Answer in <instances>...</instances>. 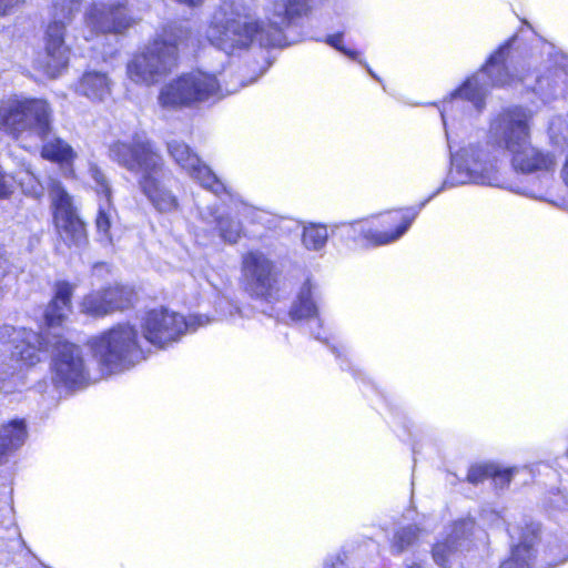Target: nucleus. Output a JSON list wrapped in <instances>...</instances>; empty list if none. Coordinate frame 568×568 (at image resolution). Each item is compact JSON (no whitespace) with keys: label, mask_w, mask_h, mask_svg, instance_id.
Masks as SVG:
<instances>
[{"label":"nucleus","mask_w":568,"mask_h":568,"mask_svg":"<svg viewBox=\"0 0 568 568\" xmlns=\"http://www.w3.org/2000/svg\"><path fill=\"white\" fill-rule=\"evenodd\" d=\"M425 529L416 524L399 525L395 527L389 538L390 552L400 555L417 544Z\"/></svg>","instance_id":"obj_27"},{"label":"nucleus","mask_w":568,"mask_h":568,"mask_svg":"<svg viewBox=\"0 0 568 568\" xmlns=\"http://www.w3.org/2000/svg\"><path fill=\"white\" fill-rule=\"evenodd\" d=\"M406 568H422L418 564L407 565Z\"/></svg>","instance_id":"obj_43"},{"label":"nucleus","mask_w":568,"mask_h":568,"mask_svg":"<svg viewBox=\"0 0 568 568\" xmlns=\"http://www.w3.org/2000/svg\"><path fill=\"white\" fill-rule=\"evenodd\" d=\"M81 0H50L48 24L43 37V53L37 65L48 77L57 78L67 69L70 48L65 44V30L79 12Z\"/></svg>","instance_id":"obj_7"},{"label":"nucleus","mask_w":568,"mask_h":568,"mask_svg":"<svg viewBox=\"0 0 568 568\" xmlns=\"http://www.w3.org/2000/svg\"><path fill=\"white\" fill-rule=\"evenodd\" d=\"M549 135L554 144L568 143V123L562 116H557L549 124Z\"/></svg>","instance_id":"obj_33"},{"label":"nucleus","mask_w":568,"mask_h":568,"mask_svg":"<svg viewBox=\"0 0 568 568\" xmlns=\"http://www.w3.org/2000/svg\"><path fill=\"white\" fill-rule=\"evenodd\" d=\"M27 179H28L27 183L24 181H21V186H22L23 192L32 197H36V199H40L41 196H43V193H44L43 186L39 183V181L34 178V175L32 173H30L29 171L27 172Z\"/></svg>","instance_id":"obj_37"},{"label":"nucleus","mask_w":568,"mask_h":568,"mask_svg":"<svg viewBox=\"0 0 568 568\" xmlns=\"http://www.w3.org/2000/svg\"><path fill=\"white\" fill-rule=\"evenodd\" d=\"M419 210L394 211L383 219L361 220L337 226L342 234L363 239L374 245H384L402 237L418 215Z\"/></svg>","instance_id":"obj_12"},{"label":"nucleus","mask_w":568,"mask_h":568,"mask_svg":"<svg viewBox=\"0 0 568 568\" xmlns=\"http://www.w3.org/2000/svg\"><path fill=\"white\" fill-rule=\"evenodd\" d=\"M531 112L521 106L503 110L490 122L489 142L510 153L515 170L523 173H551L557 166V156L531 145Z\"/></svg>","instance_id":"obj_4"},{"label":"nucleus","mask_w":568,"mask_h":568,"mask_svg":"<svg viewBox=\"0 0 568 568\" xmlns=\"http://www.w3.org/2000/svg\"><path fill=\"white\" fill-rule=\"evenodd\" d=\"M49 196L53 207V221L61 240L69 247H83L88 243L85 224L78 216L71 196L59 181L49 184Z\"/></svg>","instance_id":"obj_15"},{"label":"nucleus","mask_w":568,"mask_h":568,"mask_svg":"<svg viewBox=\"0 0 568 568\" xmlns=\"http://www.w3.org/2000/svg\"><path fill=\"white\" fill-rule=\"evenodd\" d=\"M116 220V210L114 209L111 199H100L98 214L95 217V229L98 240L105 244H113L112 226Z\"/></svg>","instance_id":"obj_26"},{"label":"nucleus","mask_w":568,"mask_h":568,"mask_svg":"<svg viewBox=\"0 0 568 568\" xmlns=\"http://www.w3.org/2000/svg\"><path fill=\"white\" fill-rule=\"evenodd\" d=\"M328 239L327 227L322 224L310 223L303 229L302 242L307 250H322Z\"/></svg>","instance_id":"obj_31"},{"label":"nucleus","mask_w":568,"mask_h":568,"mask_svg":"<svg viewBox=\"0 0 568 568\" xmlns=\"http://www.w3.org/2000/svg\"><path fill=\"white\" fill-rule=\"evenodd\" d=\"M91 175L95 182L97 192L100 195V199H111V190L105 175L97 168L91 169Z\"/></svg>","instance_id":"obj_36"},{"label":"nucleus","mask_w":568,"mask_h":568,"mask_svg":"<svg viewBox=\"0 0 568 568\" xmlns=\"http://www.w3.org/2000/svg\"><path fill=\"white\" fill-rule=\"evenodd\" d=\"M318 300V286L311 278H307L297 292L296 300L290 311L291 317L293 320H316L320 324Z\"/></svg>","instance_id":"obj_23"},{"label":"nucleus","mask_w":568,"mask_h":568,"mask_svg":"<svg viewBox=\"0 0 568 568\" xmlns=\"http://www.w3.org/2000/svg\"><path fill=\"white\" fill-rule=\"evenodd\" d=\"M73 291L74 285L69 282L60 281L55 283L54 296L44 312L48 329H53L62 325L71 313V296Z\"/></svg>","instance_id":"obj_22"},{"label":"nucleus","mask_w":568,"mask_h":568,"mask_svg":"<svg viewBox=\"0 0 568 568\" xmlns=\"http://www.w3.org/2000/svg\"><path fill=\"white\" fill-rule=\"evenodd\" d=\"M52 131V109L43 99L10 95L0 100V132L14 140L24 134L38 139Z\"/></svg>","instance_id":"obj_8"},{"label":"nucleus","mask_w":568,"mask_h":568,"mask_svg":"<svg viewBox=\"0 0 568 568\" xmlns=\"http://www.w3.org/2000/svg\"><path fill=\"white\" fill-rule=\"evenodd\" d=\"M345 554H337L336 556L326 560L324 568H344Z\"/></svg>","instance_id":"obj_41"},{"label":"nucleus","mask_w":568,"mask_h":568,"mask_svg":"<svg viewBox=\"0 0 568 568\" xmlns=\"http://www.w3.org/2000/svg\"><path fill=\"white\" fill-rule=\"evenodd\" d=\"M109 158L138 178L154 171L164 161L144 131H134L113 141L109 145Z\"/></svg>","instance_id":"obj_13"},{"label":"nucleus","mask_w":568,"mask_h":568,"mask_svg":"<svg viewBox=\"0 0 568 568\" xmlns=\"http://www.w3.org/2000/svg\"><path fill=\"white\" fill-rule=\"evenodd\" d=\"M315 338L317 339H322L321 335L320 334H315Z\"/></svg>","instance_id":"obj_45"},{"label":"nucleus","mask_w":568,"mask_h":568,"mask_svg":"<svg viewBox=\"0 0 568 568\" xmlns=\"http://www.w3.org/2000/svg\"><path fill=\"white\" fill-rule=\"evenodd\" d=\"M245 290L257 298L271 302L275 298L276 278L272 262L261 252L246 253L242 260Z\"/></svg>","instance_id":"obj_18"},{"label":"nucleus","mask_w":568,"mask_h":568,"mask_svg":"<svg viewBox=\"0 0 568 568\" xmlns=\"http://www.w3.org/2000/svg\"><path fill=\"white\" fill-rule=\"evenodd\" d=\"M90 345L101 369L109 374L129 369L146 356L139 329L129 323L101 333L91 339Z\"/></svg>","instance_id":"obj_6"},{"label":"nucleus","mask_w":568,"mask_h":568,"mask_svg":"<svg viewBox=\"0 0 568 568\" xmlns=\"http://www.w3.org/2000/svg\"><path fill=\"white\" fill-rule=\"evenodd\" d=\"M83 21L82 37L87 42L104 39L108 34H122L135 23L124 3L102 1L85 9Z\"/></svg>","instance_id":"obj_14"},{"label":"nucleus","mask_w":568,"mask_h":568,"mask_svg":"<svg viewBox=\"0 0 568 568\" xmlns=\"http://www.w3.org/2000/svg\"><path fill=\"white\" fill-rule=\"evenodd\" d=\"M27 438V427L23 419H13L0 428V464L11 452L23 445Z\"/></svg>","instance_id":"obj_25"},{"label":"nucleus","mask_w":568,"mask_h":568,"mask_svg":"<svg viewBox=\"0 0 568 568\" xmlns=\"http://www.w3.org/2000/svg\"><path fill=\"white\" fill-rule=\"evenodd\" d=\"M168 152L172 160L203 189L219 197L226 195L231 202H234L231 190L200 160L196 153L191 151L187 144L172 140L168 142Z\"/></svg>","instance_id":"obj_16"},{"label":"nucleus","mask_w":568,"mask_h":568,"mask_svg":"<svg viewBox=\"0 0 568 568\" xmlns=\"http://www.w3.org/2000/svg\"><path fill=\"white\" fill-rule=\"evenodd\" d=\"M23 2L24 0H0V14L7 16L11 13L18 6Z\"/></svg>","instance_id":"obj_40"},{"label":"nucleus","mask_w":568,"mask_h":568,"mask_svg":"<svg viewBox=\"0 0 568 568\" xmlns=\"http://www.w3.org/2000/svg\"><path fill=\"white\" fill-rule=\"evenodd\" d=\"M108 295L110 313L128 308L132 305L134 298L133 291L124 286L109 287Z\"/></svg>","instance_id":"obj_32"},{"label":"nucleus","mask_w":568,"mask_h":568,"mask_svg":"<svg viewBox=\"0 0 568 568\" xmlns=\"http://www.w3.org/2000/svg\"><path fill=\"white\" fill-rule=\"evenodd\" d=\"M324 0H273L267 23L251 19L247 7L240 0H223L214 10L205 36L210 43L227 54L247 49L254 42L261 47L286 44L284 29L295 19L307 16Z\"/></svg>","instance_id":"obj_2"},{"label":"nucleus","mask_w":568,"mask_h":568,"mask_svg":"<svg viewBox=\"0 0 568 568\" xmlns=\"http://www.w3.org/2000/svg\"><path fill=\"white\" fill-rule=\"evenodd\" d=\"M515 471H518V469H498L490 465H477L473 466L469 469L467 474V479L473 484H478L484 479L491 477L495 485L503 488L509 484L511 476Z\"/></svg>","instance_id":"obj_29"},{"label":"nucleus","mask_w":568,"mask_h":568,"mask_svg":"<svg viewBox=\"0 0 568 568\" xmlns=\"http://www.w3.org/2000/svg\"><path fill=\"white\" fill-rule=\"evenodd\" d=\"M216 313L220 320H233L235 315L241 314V310L229 298L221 297L216 304Z\"/></svg>","instance_id":"obj_34"},{"label":"nucleus","mask_w":568,"mask_h":568,"mask_svg":"<svg viewBox=\"0 0 568 568\" xmlns=\"http://www.w3.org/2000/svg\"><path fill=\"white\" fill-rule=\"evenodd\" d=\"M14 178L0 171V199H6L13 193Z\"/></svg>","instance_id":"obj_39"},{"label":"nucleus","mask_w":568,"mask_h":568,"mask_svg":"<svg viewBox=\"0 0 568 568\" xmlns=\"http://www.w3.org/2000/svg\"><path fill=\"white\" fill-rule=\"evenodd\" d=\"M199 217L207 226L217 231L223 242L235 244L242 236V224L229 214L221 212L217 204L199 206Z\"/></svg>","instance_id":"obj_21"},{"label":"nucleus","mask_w":568,"mask_h":568,"mask_svg":"<svg viewBox=\"0 0 568 568\" xmlns=\"http://www.w3.org/2000/svg\"><path fill=\"white\" fill-rule=\"evenodd\" d=\"M50 134L51 132L45 138L40 139L42 141L41 156L61 164L72 163L77 153L71 145L60 138H51Z\"/></svg>","instance_id":"obj_28"},{"label":"nucleus","mask_w":568,"mask_h":568,"mask_svg":"<svg viewBox=\"0 0 568 568\" xmlns=\"http://www.w3.org/2000/svg\"><path fill=\"white\" fill-rule=\"evenodd\" d=\"M567 559H568V554H565V555H562V557H561V558H559L558 560H556L555 562H552V564H551V566H557V565H559V564H562V562H565Z\"/></svg>","instance_id":"obj_42"},{"label":"nucleus","mask_w":568,"mask_h":568,"mask_svg":"<svg viewBox=\"0 0 568 568\" xmlns=\"http://www.w3.org/2000/svg\"><path fill=\"white\" fill-rule=\"evenodd\" d=\"M236 90H237V88H231V89L226 88V89H225L226 93H233V92H235Z\"/></svg>","instance_id":"obj_44"},{"label":"nucleus","mask_w":568,"mask_h":568,"mask_svg":"<svg viewBox=\"0 0 568 568\" xmlns=\"http://www.w3.org/2000/svg\"><path fill=\"white\" fill-rule=\"evenodd\" d=\"M486 145L469 144L458 153L452 154V169L442 186L419 206V210L443 190L459 184L476 183L490 186H500L503 181L499 175L497 158L491 154Z\"/></svg>","instance_id":"obj_9"},{"label":"nucleus","mask_w":568,"mask_h":568,"mask_svg":"<svg viewBox=\"0 0 568 568\" xmlns=\"http://www.w3.org/2000/svg\"><path fill=\"white\" fill-rule=\"evenodd\" d=\"M510 538H518V544L513 546L508 559L501 562L499 568H530V561L535 556L534 546L538 540L539 526L535 523L527 524L525 528L514 527L508 529Z\"/></svg>","instance_id":"obj_20"},{"label":"nucleus","mask_w":568,"mask_h":568,"mask_svg":"<svg viewBox=\"0 0 568 568\" xmlns=\"http://www.w3.org/2000/svg\"><path fill=\"white\" fill-rule=\"evenodd\" d=\"M475 530V521L466 518L445 528L444 536L432 549L435 564L440 568H453L459 564L464 554L469 551Z\"/></svg>","instance_id":"obj_17"},{"label":"nucleus","mask_w":568,"mask_h":568,"mask_svg":"<svg viewBox=\"0 0 568 568\" xmlns=\"http://www.w3.org/2000/svg\"><path fill=\"white\" fill-rule=\"evenodd\" d=\"M211 322L202 314H192L187 318L165 307L153 308L140 320L143 342L163 348L176 342L186 332H193Z\"/></svg>","instance_id":"obj_11"},{"label":"nucleus","mask_w":568,"mask_h":568,"mask_svg":"<svg viewBox=\"0 0 568 568\" xmlns=\"http://www.w3.org/2000/svg\"><path fill=\"white\" fill-rule=\"evenodd\" d=\"M222 95V87L215 74L194 70L165 83L160 90L158 102L163 109L178 110Z\"/></svg>","instance_id":"obj_10"},{"label":"nucleus","mask_w":568,"mask_h":568,"mask_svg":"<svg viewBox=\"0 0 568 568\" xmlns=\"http://www.w3.org/2000/svg\"><path fill=\"white\" fill-rule=\"evenodd\" d=\"M0 342L12 345L10 354L0 355V392H14L22 384L24 367L39 363L50 347L53 348L52 382L58 388L78 389L91 381L81 347L57 334L51 342L48 335L43 336L32 329L2 325Z\"/></svg>","instance_id":"obj_1"},{"label":"nucleus","mask_w":568,"mask_h":568,"mask_svg":"<svg viewBox=\"0 0 568 568\" xmlns=\"http://www.w3.org/2000/svg\"><path fill=\"white\" fill-rule=\"evenodd\" d=\"M234 205L236 209V214L242 215L246 219H251L253 222H261L262 215L265 214L264 212L256 210L255 207H252L243 202H234Z\"/></svg>","instance_id":"obj_38"},{"label":"nucleus","mask_w":568,"mask_h":568,"mask_svg":"<svg viewBox=\"0 0 568 568\" xmlns=\"http://www.w3.org/2000/svg\"><path fill=\"white\" fill-rule=\"evenodd\" d=\"M111 87L112 82L106 73L90 70L79 80L77 91L91 101H103L111 94Z\"/></svg>","instance_id":"obj_24"},{"label":"nucleus","mask_w":568,"mask_h":568,"mask_svg":"<svg viewBox=\"0 0 568 568\" xmlns=\"http://www.w3.org/2000/svg\"><path fill=\"white\" fill-rule=\"evenodd\" d=\"M189 37L190 30L181 22L164 26L161 33L128 62L126 73L130 80L145 85L159 82L176 68L179 45Z\"/></svg>","instance_id":"obj_5"},{"label":"nucleus","mask_w":568,"mask_h":568,"mask_svg":"<svg viewBox=\"0 0 568 568\" xmlns=\"http://www.w3.org/2000/svg\"><path fill=\"white\" fill-rule=\"evenodd\" d=\"M518 38L515 36L495 51L487 63L465 83L455 90L449 99L443 101L440 116L445 129L449 119H456L463 109L471 114L480 113L485 108V100L491 88L511 87L521 82L527 89L538 94L544 101L556 98L565 91L566 73L561 68L549 69L547 74H536L525 70L520 64V74H513L509 67L515 64V45Z\"/></svg>","instance_id":"obj_3"},{"label":"nucleus","mask_w":568,"mask_h":568,"mask_svg":"<svg viewBox=\"0 0 568 568\" xmlns=\"http://www.w3.org/2000/svg\"><path fill=\"white\" fill-rule=\"evenodd\" d=\"M108 288L88 294L81 302V312L91 316H104L110 313Z\"/></svg>","instance_id":"obj_30"},{"label":"nucleus","mask_w":568,"mask_h":568,"mask_svg":"<svg viewBox=\"0 0 568 568\" xmlns=\"http://www.w3.org/2000/svg\"><path fill=\"white\" fill-rule=\"evenodd\" d=\"M325 42L331 45L332 48L336 49L344 55L348 57L352 60H358L359 53L355 50L347 49L343 44V34L342 33H335L327 36L325 39Z\"/></svg>","instance_id":"obj_35"},{"label":"nucleus","mask_w":568,"mask_h":568,"mask_svg":"<svg viewBox=\"0 0 568 568\" xmlns=\"http://www.w3.org/2000/svg\"><path fill=\"white\" fill-rule=\"evenodd\" d=\"M166 175L164 161L154 171L138 178L142 194L148 199L155 211L172 213L179 209V200L164 184Z\"/></svg>","instance_id":"obj_19"}]
</instances>
